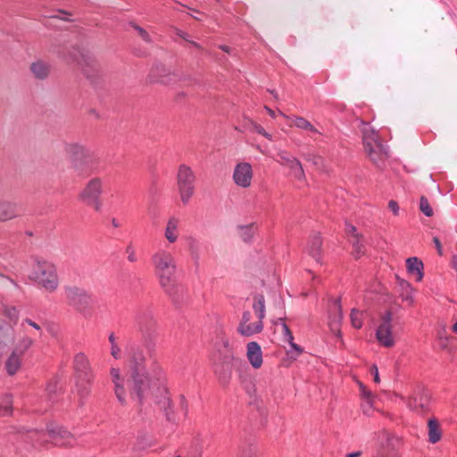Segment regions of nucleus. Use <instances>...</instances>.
Masks as SVG:
<instances>
[{
  "label": "nucleus",
  "instance_id": "obj_58",
  "mask_svg": "<svg viewBox=\"0 0 457 457\" xmlns=\"http://www.w3.org/2000/svg\"><path fill=\"white\" fill-rule=\"evenodd\" d=\"M311 160L314 165H319L321 162V158L320 156H313Z\"/></svg>",
  "mask_w": 457,
  "mask_h": 457
},
{
  "label": "nucleus",
  "instance_id": "obj_59",
  "mask_svg": "<svg viewBox=\"0 0 457 457\" xmlns=\"http://www.w3.org/2000/svg\"><path fill=\"white\" fill-rule=\"evenodd\" d=\"M219 47H220L222 51H224V52H226V53H228V54H230V53H231V51H232V49H231L229 46H228L221 45V46H220Z\"/></svg>",
  "mask_w": 457,
  "mask_h": 457
},
{
  "label": "nucleus",
  "instance_id": "obj_27",
  "mask_svg": "<svg viewBox=\"0 0 457 457\" xmlns=\"http://www.w3.org/2000/svg\"><path fill=\"white\" fill-rule=\"evenodd\" d=\"M407 270L410 273L417 274V280H421L423 278L422 269L423 263L416 257H411L406 260Z\"/></svg>",
  "mask_w": 457,
  "mask_h": 457
},
{
  "label": "nucleus",
  "instance_id": "obj_5",
  "mask_svg": "<svg viewBox=\"0 0 457 457\" xmlns=\"http://www.w3.org/2000/svg\"><path fill=\"white\" fill-rule=\"evenodd\" d=\"M32 277L48 292L55 291L59 286L56 268L49 262L37 260L33 267Z\"/></svg>",
  "mask_w": 457,
  "mask_h": 457
},
{
  "label": "nucleus",
  "instance_id": "obj_1",
  "mask_svg": "<svg viewBox=\"0 0 457 457\" xmlns=\"http://www.w3.org/2000/svg\"><path fill=\"white\" fill-rule=\"evenodd\" d=\"M109 377L115 397L122 406L129 399L139 406L154 402L167 388L164 370L159 363H153L146 371L129 375L128 379L120 368L111 367Z\"/></svg>",
  "mask_w": 457,
  "mask_h": 457
},
{
  "label": "nucleus",
  "instance_id": "obj_19",
  "mask_svg": "<svg viewBox=\"0 0 457 457\" xmlns=\"http://www.w3.org/2000/svg\"><path fill=\"white\" fill-rule=\"evenodd\" d=\"M370 160L378 167H381L388 156L386 147L382 145H374L373 147L365 149Z\"/></svg>",
  "mask_w": 457,
  "mask_h": 457
},
{
  "label": "nucleus",
  "instance_id": "obj_12",
  "mask_svg": "<svg viewBox=\"0 0 457 457\" xmlns=\"http://www.w3.org/2000/svg\"><path fill=\"white\" fill-rule=\"evenodd\" d=\"M343 320V310L340 298L334 299L328 309V327L332 333L338 338L342 337L341 324Z\"/></svg>",
  "mask_w": 457,
  "mask_h": 457
},
{
  "label": "nucleus",
  "instance_id": "obj_16",
  "mask_svg": "<svg viewBox=\"0 0 457 457\" xmlns=\"http://www.w3.org/2000/svg\"><path fill=\"white\" fill-rule=\"evenodd\" d=\"M429 403V394L424 388H418L415 393L409 397L407 404L410 409L419 411L425 410Z\"/></svg>",
  "mask_w": 457,
  "mask_h": 457
},
{
  "label": "nucleus",
  "instance_id": "obj_63",
  "mask_svg": "<svg viewBox=\"0 0 457 457\" xmlns=\"http://www.w3.org/2000/svg\"><path fill=\"white\" fill-rule=\"evenodd\" d=\"M262 135L263 137H265L266 138H268L269 140H271V139H272L271 135H270V134H269V133H267L265 130H264V133H262Z\"/></svg>",
  "mask_w": 457,
  "mask_h": 457
},
{
  "label": "nucleus",
  "instance_id": "obj_8",
  "mask_svg": "<svg viewBox=\"0 0 457 457\" xmlns=\"http://www.w3.org/2000/svg\"><path fill=\"white\" fill-rule=\"evenodd\" d=\"M46 432L55 445L73 447L76 445V436L62 426L50 423L46 426Z\"/></svg>",
  "mask_w": 457,
  "mask_h": 457
},
{
  "label": "nucleus",
  "instance_id": "obj_14",
  "mask_svg": "<svg viewBox=\"0 0 457 457\" xmlns=\"http://www.w3.org/2000/svg\"><path fill=\"white\" fill-rule=\"evenodd\" d=\"M253 179V169L248 162H239L236 165L233 172V179L236 185L243 188L251 186Z\"/></svg>",
  "mask_w": 457,
  "mask_h": 457
},
{
  "label": "nucleus",
  "instance_id": "obj_54",
  "mask_svg": "<svg viewBox=\"0 0 457 457\" xmlns=\"http://www.w3.org/2000/svg\"><path fill=\"white\" fill-rule=\"evenodd\" d=\"M433 242L436 247V250H437V253L442 255L443 254V249H442V245L438 239V237H434L433 238Z\"/></svg>",
  "mask_w": 457,
  "mask_h": 457
},
{
  "label": "nucleus",
  "instance_id": "obj_46",
  "mask_svg": "<svg viewBox=\"0 0 457 457\" xmlns=\"http://www.w3.org/2000/svg\"><path fill=\"white\" fill-rule=\"evenodd\" d=\"M126 253H128V261L129 262H136L137 261L135 250L131 245L126 247Z\"/></svg>",
  "mask_w": 457,
  "mask_h": 457
},
{
  "label": "nucleus",
  "instance_id": "obj_24",
  "mask_svg": "<svg viewBox=\"0 0 457 457\" xmlns=\"http://www.w3.org/2000/svg\"><path fill=\"white\" fill-rule=\"evenodd\" d=\"M282 331L285 341H287L291 347L290 351H288V354H290L291 358L296 359L299 355L303 353V349L300 345L294 343L293 334L288 326L285 322H282Z\"/></svg>",
  "mask_w": 457,
  "mask_h": 457
},
{
  "label": "nucleus",
  "instance_id": "obj_62",
  "mask_svg": "<svg viewBox=\"0 0 457 457\" xmlns=\"http://www.w3.org/2000/svg\"><path fill=\"white\" fill-rule=\"evenodd\" d=\"M178 35H179V37H181L183 39H185V40H187V41H189V40L187 39V34H185L184 32H182V31H179V32H178Z\"/></svg>",
  "mask_w": 457,
  "mask_h": 457
},
{
  "label": "nucleus",
  "instance_id": "obj_6",
  "mask_svg": "<svg viewBox=\"0 0 457 457\" xmlns=\"http://www.w3.org/2000/svg\"><path fill=\"white\" fill-rule=\"evenodd\" d=\"M64 295L68 305L77 312L86 318L91 315V295L86 289L77 286H68L64 287Z\"/></svg>",
  "mask_w": 457,
  "mask_h": 457
},
{
  "label": "nucleus",
  "instance_id": "obj_44",
  "mask_svg": "<svg viewBox=\"0 0 457 457\" xmlns=\"http://www.w3.org/2000/svg\"><path fill=\"white\" fill-rule=\"evenodd\" d=\"M392 321L393 312L390 310H388L381 315L379 326H393Z\"/></svg>",
  "mask_w": 457,
  "mask_h": 457
},
{
  "label": "nucleus",
  "instance_id": "obj_20",
  "mask_svg": "<svg viewBox=\"0 0 457 457\" xmlns=\"http://www.w3.org/2000/svg\"><path fill=\"white\" fill-rule=\"evenodd\" d=\"M376 338L382 346L393 347L395 345L393 326H378L376 331Z\"/></svg>",
  "mask_w": 457,
  "mask_h": 457
},
{
  "label": "nucleus",
  "instance_id": "obj_28",
  "mask_svg": "<svg viewBox=\"0 0 457 457\" xmlns=\"http://www.w3.org/2000/svg\"><path fill=\"white\" fill-rule=\"evenodd\" d=\"M428 440L432 444L440 441L442 434L439 428V423L436 419H430L428 422Z\"/></svg>",
  "mask_w": 457,
  "mask_h": 457
},
{
  "label": "nucleus",
  "instance_id": "obj_45",
  "mask_svg": "<svg viewBox=\"0 0 457 457\" xmlns=\"http://www.w3.org/2000/svg\"><path fill=\"white\" fill-rule=\"evenodd\" d=\"M110 354L114 360L121 358V348L119 344L110 345Z\"/></svg>",
  "mask_w": 457,
  "mask_h": 457
},
{
  "label": "nucleus",
  "instance_id": "obj_2",
  "mask_svg": "<svg viewBox=\"0 0 457 457\" xmlns=\"http://www.w3.org/2000/svg\"><path fill=\"white\" fill-rule=\"evenodd\" d=\"M151 263L161 287L174 303H179L182 299L183 288L173 279L177 270L174 255L166 249L159 248L153 253Z\"/></svg>",
  "mask_w": 457,
  "mask_h": 457
},
{
  "label": "nucleus",
  "instance_id": "obj_22",
  "mask_svg": "<svg viewBox=\"0 0 457 457\" xmlns=\"http://www.w3.org/2000/svg\"><path fill=\"white\" fill-rule=\"evenodd\" d=\"M362 133V141L364 149L369 147H373L374 145H382L381 140L377 133V131L370 127L368 124L364 123L363 128L361 129Z\"/></svg>",
  "mask_w": 457,
  "mask_h": 457
},
{
  "label": "nucleus",
  "instance_id": "obj_50",
  "mask_svg": "<svg viewBox=\"0 0 457 457\" xmlns=\"http://www.w3.org/2000/svg\"><path fill=\"white\" fill-rule=\"evenodd\" d=\"M248 122L250 124V129L252 130L255 131L256 133H258L260 135H262V133H264V129L261 125H259L250 120H248Z\"/></svg>",
  "mask_w": 457,
  "mask_h": 457
},
{
  "label": "nucleus",
  "instance_id": "obj_33",
  "mask_svg": "<svg viewBox=\"0 0 457 457\" xmlns=\"http://www.w3.org/2000/svg\"><path fill=\"white\" fill-rule=\"evenodd\" d=\"M12 341V330L4 326V320L0 318V347L6 346Z\"/></svg>",
  "mask_w": 457,
  "mask_h": 457
},
{
  "label": "nucleus",
  "instance_id": "obj_64",
  "mask_svg": "<svg viewBox=\"0 0 457 457\" xmlns=\"http://www.w3.org/2000/svg\"><path fill=\"white\" fill-rule=\"evenodd\" d=\"M282 322H285V321H284V319H283V318H278V319L274 322V324H275V325H278V324H280V325L282 326Z\"/></svg>",
  "mask_w": 457,
  "mask_h": 457
},
{
  "label": "nucleus",
  "instance_id": "obj_52",
  "mask_svg": "<svg viewBox=\"0 0 457 457\" xmlns=\"http://www.w3.org/2000/svg\"><path fill=\"white\" fill-rule=\"evenodd\" d=\"M370 371L374 377V381L376 383H379L380 382V378H379V375H378V369L377 367V365L373 364L370 368Z\"/></svg>",
  "mask_w": 457,
  "mask_h": 457
},
{
  "label": "nucleus",
  "instance_id": "obj_35",
  "mask_svg": "<svg viewBox=\"0 0 457 457\" xmlns=\"http://www.w3.org/2000/svg\"><path fill=\"white\" fill-rule=\"evenodd\" d=\"M351 244L353 245L354 255L356 258H360L361 255L365 253V246L363 245L362 235L352 238Z\"/></svg>",
  "mask_w": 457,
  "mask_h": 457
},
{
  "label": "nucleus",
  "instance_id": "obj_32",
  "mask_svg": "<svg viewBox=\"0 0 457 457\" xmlns=\"http://www.w3.org/2000/svg\"><path fill=\"white\" fill-rule=\"evenodd\" d=\"M32 345H33L32 338L29 336H23L17 341L12 351L23 356V354L26 353V351Z\"/></svg>",
  "mask_w": 457,
  "mask_h": 457
},
{
  "label": "nucleus",
  "instance_id": "obj_17",
  "mask_svg": "<svg viewBox=\"0 0 457 457\" xmlns=\"http://www.w3.org/2000/svg\"><path fill=\"white\" fill-rule=\"evenodd\" d=\"M29 71L36 79L45 80L49 77L52 66L47 62L37 60L30 63Z\"/></svg>",
  "mask_w": 457,
  "mask_h": 457
},
{
  "label": "nucleus",
  "instance_id": "obj_55",
  "mask_svg": "<svg viewBox=\"0 0 457 457\" xmlns=\"http://www.w3.org/2000/svg\"><path fill=\"white\" fill-rule=\"evenodd\" d=\"M108 341H109V344L110 345H116V344H119L118 343V337L115 336V334L113 332L110 333L109 336H108Z\"/></svg>",
  "mask_w": 457,
  "mask_h": 457
},
{
  "label": "nucleus",
  "instance_id": "obj_7",
  "mask_svg": "<svg viewBox=\"0 0 457 457\" xmlns=\"http://www.w3.org/2000/svg\"><path fill=\"white\" fill-rule=\"evenodd\" d=\"M104 193V180L100 177H92L87 180L78 195L83 204L91 206L96 211L102 208L101 196Z\"/></svg>",
  "mask_w": 457,
  "mask_h": 457
},
{
  "label": "nucleus",
  "instance_id": "obj_4",
  "mask_svg": "<svg viewBox=\"0 0 457 457\" xmlns=\"http://www.w3.org/2000/svg\"><path fill=\"white\" fill-rule=\"evenodd\" d=\"M196 175L185 163L179 165L176 173V187L183 205L188 204L195 193Z\"/></svg>",
  "mask_w": 457,
  "mask_h": 457
},
{
  "label": "nucleus",
  "instance_id": "obj_18",
  "mask_svg": "<svg viewBox=\"0 0 457 457\" xmlns=\"http://www.w3.org/2000/svg\"><path fill=\"white\" fill-rule=\"evenodd\" d=\"M322 238L319 233H313L308 241L306 251L317 262L321 263Z\"/></svg>",
  "mask_w": 457,
  "mask_h": 457
},
{
  "label": "nucleus",
  "instance_id": "obj_53",
  "mask_svg": "<svg viewBox=\"0 0 457 457\" xmlns=\"http://www.w3.org/2000/svg\"><path fill=\"white\" fill-rule=\"evenodd\" d=\"M179 400H180V407H181V409L185 412H187V408H188V403H187V401L186 397L184 395H180Z\"/></svg>",
  "mask_w": 457,
  "mask_h": 457
},
{
  "label": "nucleus",
  "instance_id": "obj_37",
  "mask_svg": "<svg viewBox=\"0 0 457 457\" xmlns=\"http://www.w3.org/2000/svg\"><path fill=\"white\" fill-rule=\"evenodd\" d=\"M3 314L13 324H15L19 319V311L13 306L4 305Z\"/></svg>",
  "mask_w": 457,
  "mask_h": 457
},
{
  "label": "nucleus",
  "instance_id": "obj_34",
  "mask_svg": "<svg viewBox=\"0 0 457 457\" xmlns=\"http://www.w3.org/2000/svg\"><path fill=\"white\" fill-rule=\"evenodd\" d=\"M293 121L294 125L298 129L310 131L312 133H320L318 129L303 117L296 116Z\"/></svg>",
  "mask_w": 457,
  "mask_h": 457
},
{
  "label": "nucleus",
  "instance_id": "obj_48",
  "mask_svg": "<svg viewBox=\"0 0 457 457\" xmlns=\"http://www.w3.org/2000/svg\"><path fill=\"white\" fill-rule=\"evenodd\" d=\"M345 231L346 233L351 236L353 238L360 236L361 234H359L357 232V229L356 228L353 226V225H351V224H347L346 225V228H345Z\"/></svg>",
  "mask_w": 457,
  "mask_h": 457
},
{
  "label": "nucleus",
  "instance_id": "obj_10",
  "mask_svg": "<svg viewBox=\"0 0 457 457\" xmlns=\"http://www.w3.org/2000/svg\"><path fill=\"white\" fill-rule=\"evenodd\" d=\"M252 313L250 311H245L242 314L241 320L237 326V331L242 337H251L259 334L263 329V320L257 319L252 322Z\"/></svg>",
  "mask_w": 457,
  "mask_h": 457
},
{
  "label": "nucleus",
  "instance_id": "obj_25",
  "mask_svg": "<svg viewBox=\"0 0 457 457\" xmlns=\"http://www.w3.org/2000/svg\"><path fill=\"white\" fill-rule=\"evenodd\" d=\"M21 359L22 355L13 351L12 352V353L5 361V370L8 375L13 376L18 372L21 366Z\"/></svg>",
  "mask_w": 457,
  "mask_h": 457
},
{
  "label": "nucleus",
  "instance_id": "obj_43",
  "mask_svg": "<svg viewBox=\"0 0 457 457\" xmlns=\"http://www.w3.org/2000/svg\"><path fill=\"white\" fill-rule=\"evenodd\" d=\"M359 387L361 396L366 400L367 404L370 406L372 404V393L370 390H368L365 387V386L361 382H359Z\"/></svg>",
  "mask_w": 457,
  "mask_h": 457
},
{
  "label": "nucleus",
  "instance_id": "obj_15",
  "mask_svg": "<svg viewBox=\"0 0 457 457\" xmlns=\"http://www.w3.org/2000/svg\"><path fill=\"white\" fill-rule=\"evenodd\" d=\"M154 402L163 411L165 419L168 422L172 424L177 423V415L173 410V403L168 388H166L164 392H162Z\"/></svg>",
  "mask_w": 457,
  "mask_h": 457
},
{
  "label": "nucleus",
  "instance_id": "obj_41",
  "mask_svg": "<svg viewBox=\"0 0 457 457\" xmlns=\"http://www.w3.org/2000/svg\"><path fill=\"white\" fill-rule=\"evenodd\" d=\"M239 230L240 237L245 242H248L253 238L254 234V228L253 224L249 226H242L239 228Z\"/></svg>",
  "mask_w": 457,
  "mask_h": 457
},
{
  "label": "nucleus",
  "instance_id": "obj_47",
  "mask_svg": "<svg viewBox=\"0 0 457 457\" xmlns=\"http://www.w3.org/2000/svg\"><path fill=\"white\" fill-rule=\"evenodd\" d=\"M25 324H28L29 325L30 327H32L33 328H35L36 330H37L39 333H41V327L36 323L35 321H33L32 320L30 319H26L22 321L21 323V328L25 330Z\"/></svg>",
  "mask_w": 457,
  "mask_h": 457
},
{
  "label": "nucleus",
  "instance_id": "obj_30",
  "mask_svg": "<svg viewBox=\"0 0 457 457\" xmlns=\"http://www.w3.org/2000/svg\"><path fill=\"white\" fill-rule=\"evenodd\" d=\"M12 415V396L10 394L3 395L0 403V417Z\"/></svg>",
  "mask_w": 457,
  "mask_h": 457
},
{
  "label": "nucleus",
  "instance_id": "obj_49",
  "mask_svg": "<svg viewBox=\"0 0 457 457\" xmlns=\"http://www.w3.org/2000/svg\"><path fill=\"white\" fill-rule=\"evenodd\" d=\"M398 283L402 288L403 294H404V292H411L412 290L411 286L409 282L403 279H398Z\"/></svg>",
  "mask_w": 457,
  "mask_h": 457
},
{
  "label": "nucleus",
  "instance_id": "obj_26",
  "mask_svg": "<svg viewBox=\"0 0 457 457\" xmlns=\"http://www.w3.org/2000/svg\"><path fill=\"white\" fill-rule=\"evenodd\" d=\"M16 217L15 205L3 199H0V222L6 221Z\"/></svg>",
  "mask_w": 457,
  "mask_h": 457
},
{
  "label": "nucleus",
  "instance_id": "obj_23",
  "mask_svg": "<svg viewBox=\"0 0 457 457\" xmlns=\"http://www.w3.org/2000/svg\"><path fill=\"white\" fill-rule=\"evenodd\" d=\"M179 220L176 217H170L165 225L164 237L170 244H174L179 239Z\"/></svg>",
  "mask_w": 457,
  "mask_h": 457
},
{
  "label": "nucleus",
  "instance_id": "obj_51",
  "mask_svg": "<svg viewBox=\"0 0 457 457\" xmlns=\"http://www.w3.org/2000/svg\"><path fill=\"white\" fill-rule=\"evenodd\" d=\"M388 208L393 212L395 215H398L399 206L396 201L390 200L388 203Z\"/></svg>",
  "mask_w": 457,
  "mask_h": 457
},
{
  "label": "nucleus",
  "instance_id": "obj_57",
  "mask_svg": "<svg viewBox=\"0 0 457 457\" xmlns=\"http://www.w3.org/2000/svg\"><path fill=\"white\" fill-rule=\"evenodd\" d=\"M406 295L403 296V299L408 301L411 304L413 303V297L410 295V292H404Z\"/></svg>",
  "mask_w": 457,
  "mask_h": 457
},
{
  "label": "nucleus",
  "instance_id": "obj_36",
  "mask_svg": "<svg viewBox=\"0 0 457 457\" xmlns=\"http://www.w3.org/2000/svg\"><path fill=\"white\" fill-rule=\"evenodd\" d=\"M27 433L29 439L31 440L34 444L44 445L47 443L46 440L42 439V436L44 435L43 430L29 429L27 430Z\"/></svg>",
  "mask_w": 457,
  "mask_h": 457
},
{
  "label": "nucleus",
  "instance_id": "obj_39",
  "mask_svg": "<svg viewBox=\"0 0 457 457\" xmlns=\"http://www.w3.org/2000/svg\"><path fill=\"white\" fill-rule=\"evenodd\" d=\"M129 25L135 29V30L137 32L138 36L146 43L151 44L153 43V39L150 36V34L142 27L138 26L133 21L129 22Z\"/></svg>",
  "mask_w": 457,
  "mask_h": 457
},
{
  "label": "nucleus",
  "instance_id": "obj_60",
  "mask_svg": "<svg viewBox=\"0 0 457 457\" xmlns=\"http://www.w3.org/2000/svg\"><path fill=\"white\" fill-rule=\"evenodd\" d=\"M361 455V452L358 451V452H354V453H350L348 454H346L345 457H360Z\"/></svg>",
  "mask_w": 457,
  "mask_h": 457
},
{
  "label": "nucleus",
  "instance_id": "obj_13",
  "mask_svg": "<svg viewBox=\"0 0 457 457\" xmlns=\"http://www.w3.org/2000/svg\"><path fill=\"white\" fill-rule=\"evenodd\" d=\"M73 367L79 378L87 384H90L94 378V372L87 356L83 353L75 355Z\"/></svg>",
  "mask_w": 457,
  "mask_h": 457
},
{
  "label": "nucleus",
  "instance_id": "obj_9",
  "mask_svg": "<svg viewBox=\"0 0 457 457\" xmlns=\"http://www.w3.org/2000/svg\"><path fill=\"white\" fill-rule=\"evenodd\" d=\"M277 162L281 166L287 167L290 174L298 180L305 179V173L301 162L289 152L278 149L277 152Z\"/></svg>",
  "mask_w": 457,
  "mask_h": 457
},
{
  "label": "nucleus",
  "instance_id": "obj_56",
  "mask_svg": "<svg viewBox=\"0 0 457 457\" xmlns=\"http://www.w3.org/2000/svg\"><path fill=\"white\" fill-rule=\"evenodd\" d=\"M439 341H440V345L442 348H446L447 346V342H448V337H439Z\"/></svg>",
  "mask_w": 457,
  "mask_h": 457
},
{
  "label": "nucleus",
  "instance_id": "obj_3",
  "mask_svg": "<svg viewBox=\"0 0 457 457\" xmlns=\"http://www.w3.org/2000/svg\"><path fill=\"white\" fill-rule=\"evenodd\" d=\"M69 154L71 168L81 178L99 172L101 159L89 147L78 144H69L65 148Z\"/></svg>",
  "mask_w": 457,
  "mask_h": 457
},
{
  "label": "nucleus",
  "instance_id": "obj_42",
  "mask_svg": "<svg viewBox=\"0 0 457 457\" xmlns=\"http://www.w3.org/2000/svg\"><path fill=\"white\" fill-rule=\"evenodd\" d=\"M420 209L428 217H430L433 215V210H432L428 199L425 196L420 197Z\"/></svg>",
  "mask_w": 457,
  "mask_h": 457
},
{
  "label": "nucleus",
  "instance_id": "obj_31",
  "mask_svg": "<svg viewBox=\"0 0 457 457\" xmlns=\"http://www.w3.org/2000/svg\"><path fill=\"white\" fill-rule=\"evenodd\" d=\"M187 250L191 256V259L197 263L200 258L199 253V243L198 240L194 237H188L187 238Z\"/></svg>",
  "mask_w": 457,
  "mask_h": 457
},
{
  "label": "nucleus",
  "instance_id": "obj_21",
  "mask_svg": "<svg viewBox=\"0 0 457 457\" xmlns=\"http://www.w3.org/2000/svg\"><path fill=\"white\" fill-rule=\"evenodd\" d=\"M246 357L254 369L261 368L263 361L262 352L258 343L253 341L247 344Z\"/></svg>",
  "mask_w": 457,
  "mask_h": 457
},
{
  "label": "nucleus",
  "instance_id": "obj_61",
  "mask_svg": "<svg viewBox=\"0 0 457 457\" xmlns=\"http://www.w3.org/2000/svg\"><path fill=\"white\" fill-rule=\"evenodd\" d=\"M265 109L271 117H275V112L273 110H271L268 106H265Z\"/></svg>",
  "mask_w": 457,
  "mask_h": 457
},
{
  "label": "nucleus",
  "instance_id": "obj_38",
  "mask_svg": "<svg viewBox=\"0 0 457 457\" xmlns=\"http://www.w3.org/2000/svg\"><path fill=\"white\" fill-rule=\"evenodd\" d=\"M361 314H362L361 312H360L359 310H357L355 308L352 309L351 314H350V320H351V324L353 328L359 329L362 327Z\"/></svg>",
  "mask_w": 457,
  "mask_h": 457
},
{
  "label": "nucleus",
  "instance_id": "obj_11",
  "mask_svg": "<svg viewBox=\"0 0 457 457\" xmlns=\"http://www.w3.org/2000/svg\"><path fill=\"white\" fill-rule=\"evenodd\" d=\"M144 351L138 346H131L128 353V375L146 371Z\"/></svg>",
  "mask_w": 457,
  "mask_h": 457
},
{
  "label": "nucleus",
  "instance_id": "obj_40",
  "mask_svg": "<svg viewBox=\"0 0 457 457\" xmlns=\"http://www.w3.org/2000/svg\"><path fill=\"white\" fill-rule=\"evenodd\" d=\"M61 390V386L59 385V382L56 378L51 379L46 387V391L47 392V395L50 399L53 398L54 395H56Z\"/></svg>",
  "mask_w": 457,
  "mask_h": 457
},
{
  "label": "nucleus",
  "instance_id": "obj_29",
  "mask_svg": "<svg viewBox=\"0 0 457 457\" xmlns=\"http://www.w3.org/2000/svg\"><path fill=\"white\" fill-rule=\"evenodd\" d=\"M253 309L256 319L264 320L265 318V298L262 294L253 296Z\"/></svg>",
  "mask_w": 457,
  "mask_h": 457
}]
</instances>
